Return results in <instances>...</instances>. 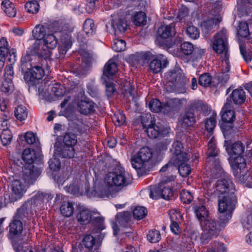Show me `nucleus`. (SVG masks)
<instances>
[{
  "mask_svg": "<svg viewBox=\"0 0 252 252\" xmlns=\"http://www.w3.org/2000/svg\"><path fill=\"white\" fill-rule=\"evenodd\" d=\"M206 187L208 193L218 195V209L220 214V219L225 223L232 217V212L237 203L235 195V187L229 177H226L215 182L206 181Z\"/></svg>",
  "mask_w": 252,
  "mask_h": 252,
  "instance_id": "obj_1",
  "label": "nucleus"
},
{
  "mask_svg": "<svg viewBox=\"0 0 252 252\" xmlns=\"http://www.w3.org/2000/svg\"><path fill=\"white\" fill-rule=\"evenodd\" d=\"M39 157V153L36 154L34 150L29 148L25 149L23 152L22 159L27 164L23 169V179L28 184H33L41 174V169L32 164Z\"/></svg>",
  "mask_w": 252,
  "mask_h": 252,
  "instance_id": "obj_2",
  "label": "nucleus"
},
{
  "mask_svg": "<svg viewBox=\"0 0 252 252\" xmlns=\"http://www.w3.org/2000/svg\"><path fill=\"white\" fill-rule=\"evenodd\" d=\"M165 77L167 81L165 89L167 92L175 91L179 94L186 92V85L189 82V79L187 78L183 70L178 68L172 70L166 73Z\"/></svg>",
  "mask_w": 252,
  "mask_h": 252,
  "instance_id": "obj_3",
  "label": "nucleus"
},
{
  "mask_svg": "<svg viewBox=\"0 0 252 252\" xmlns=\"http://www.w3.org/2000/svg\"><path fill=\"white\" fill-rule=\"evenodd\" d=\"M207 162L211 166V175L213 178L220 177L223 172L220 161L217 157L219 150L217 149L214 136H212L208 144Z\"/></svg>",
  "mask_w": 252,
  "mask_h": 252,
  "instance_id": "obj_4",
  "label": "nucleus"
},
{
  "mask_svg": "<svg viewBox=\"0 0 252 252\" xmlns=\"http://www.w3.org/2000/svg\"><path fill=\"white\" fill-rule=\"evenodd\" d=\"M131 179V177L124 168L118 167L107 174L105 181L110 186L123 188L130 184Z\"/></svg>",
  "mask_w": 252,
  "mask_h": 252,
  "instance_id": "obj_5",
  "label": "nucleus"
},
{
  "mask_svg": "<svg viewBox=\"0 0 252 252\" xmlns=\"http://www.w3.org/2000/svg\"><path fill=\"white\" fill-rule=\"evenodd\" d=\"M202 230L200 240L202 243H205L213 237H217L223 227L215 220L210 217L199 223Z\"/></svg>",
  "mask_w": 252,
  "mask_h": 252,
  "instance_id": "obj_6",
  "label": "nucleus"
},
{
  "mask_svg": "<svg viewBox=\"0 0 252 252\" xmlns=\"http://www.w3.org/2000/svg\"><path fill=\"white\" fill-rule=\"evenodd\" d=\"M173 176H171L164 179L162 178L158 186H153L150 189V196L155 199L162 198L165 200H170L173 195V192L171 188L165 183L174 180Z\"/></svg>",
  "mask_w": 252,
  "mask_h": 252,
  "instance_id": "obj_7",
  "label": "nucleus"
},
{
  "mask_svg": "<svg viewBox=\"0 0 252 252\" xmlns=\"http://www.w3.org/2000/svg\"><path fill=\"white\" fill-rule=\"evenodd\" d=\"M228 36L227 31L223 29L218 32L214 36V40L212 45L214 51L218 53H225V57L228 50Z\"/></svg>",
  "mask_w": 252,
  "mask_h": 252,
  "instance_id": "obj_8",
  "label": "nucleus"
},
{
  "mask_svg": "<svg viewBox=\"0 0 252 252\" xmlns=\"http://www.w3.org/2000/svg\"><path fill=\"white\" fill-rule=\"evenodd\" d=\"M153 157V152L149 148H142L137 155L131 159V163L133 168L140 169L148 162Z\"/></svg>",
  "mask_w": 252,
  "mask_h": 252,
  "instance_id": "obj_9",
  "label": "nucleus"
},
{
  "mask_svg": "<svg viewBox=\"0 0 252 252\" xmlns=\"http://www.w3.org/2000/svg\"><path fill=\"white\" fill-rule=\"evenodd\" d=\"M22 72L25 82L31 86L35 85L44 75V71L40 66H32Z\"/></svg>",
  "mask_w": 252,
  "mask_h": 252,
  "instance_id": "obj_10",
  "label": "nucleus"
},
{
  "mask_svg": "<svg viewBox=\"0 0 252 252\" xmlns=\"http://www.w3.org/2000/svg\"><path fill=\"white\" fill-rule=\"evenodd\" d=\"M246 95L244 90L242 89L234 90L227 98L225 103V107L231 106H237L244 103L246 100Z\"/></svg>",
  "mask_w": 252,
  "mask_h": 252,
  "instance_id": "obj_11",
  "label": "nucleus"
},
{
  "mask_svg": "<svg viewBox=\"0 0 252 252\" xmlns=\"http://www.w3.org/2000/svg\"><path fill=\"white\" fill-rule=\"evenodd\" d=\"M29 50L31 54L35 55L44 59L49 58L51 54V51L47 49L41 40H37L29 48Z\"/></svg>",
  "mask_w": 252,
  "mask_h": 252,
  "instance_id": "obj_12",
  "label": "nucleus"
},
{
  "mask_svg": "<svg viewBox=\"0 0 252 252\" xmlns=\"http://www.w3.org/2000/svg\"><path fill=\"white\" fill-rule=\"evenodd\" d=\"M11 200L15 201L21 198L26 191L25 185L19 180H14L11 185Z\"/></svg>",
  "mask_w": 252,
  "mask_h": 252,
  "instance_id": "obj_13",
  "label": "nucleus"
},
{
  "mask_svg": "<svg viewBox=\"0 0 252 252\" xmlns=\"http://www.w3.org/2000/svg\"><path fill=\"white\" fill-rule=\"evenodd\" d=\"M77 105L79 112L87 115L95 111L96 104L89 98L84 97L78 101Z\"/></svg>",
  "mask_w": 252,
  "mask_h": 252,
  "instance_id": "obj_14",
  "label": "nucleus"
},
{
  "mask_svg": "<svg viewBox=\"0 0 252 252\" xmlns=\"http://www.w3.org/2000/svg\"><path fill=\"white\" fill-rule=\"evenodd\" d=\"M32 206L31 202L28 201L25 202L21 206L17 209L13 218L24 222L28 217L29 212Z\"/></svg>",
  "mask_w": 252,
  "mask_h": 252,
  "instance_id": "obj_15",
  "label": "nucleus"
},
{
  "mask_svg": "<svg viewBox=\"0 0 252 252\" xmlns=\"http://www.w3.org/2000/svg\"><path fill=\"white\" fill-rule=\"evenodd\" d=\"M196 122V118L194 112L189 110L181 116L179 121L182 127L185 129L192 127Z\"/></svg>",
  "mask_w": 252,
  "mask_h": 252,
  "instance_id": "obj_16",
  "label": "nucleus"
},
{
  "mask_svg": "<svg viewBox=\"0 0 252 252\" xmlns=\"http://www.w3.org/2000/svg\"><path fill=\"white\" fill-rule=\"evenodd\" d=\"M168 62L164 59L163 56H159L153 59L149 64V68L154 73H158L162 69L166 67Z\"/></svg>",
  "mask_w": 252,
  "mask_h": 252,
  "instance_id": "obj_17",
  "label": "nucleus"
},
{
  "mask_svg": "<svg viewBox=\"0 0 252 252\" xmlns=\"http://www.w3.org/2000/svg\"><path fill=\"white\" fill-rule=\"evenodd\" d=\"M23 222L12 218L9 224V235L11 238L19 236L23 230Z\"/></svg>",
  "mask_w": 252,
  "mask_h": 252,
  "instance_id": "obj_18",
  "label": "nucleus"
},
{
  "mask_svg": "<svg viewBox=\"0 0 252 252\" xmlns=\"http://www.w3.org/2000/svg\"><path fill=\"white\" fill-rule=\"evenodd\" d=\"M0 54L2 57L9 54L10 57L8 60L10 62L14 63L16 61V55L15 50L12 49L11 51H9L7 40L4 37H2L0 39Z\"/></svg>",
  "mask_w": 252,
  "mask_h": 252,
  "instance_id": "obj_19",
  "label": "nucleus"
},
{
  "mask_svg": "<svg viewBox=\"0 0 252 252\" xmlns=\"http://www.w3.org/2000/svg\"><path fill=\"white\" fill-rule=\"evenodd\" d=\"M181 50L183 54L187 56L193 54L195 59L201 58L204 53L203 50L195 49L193 45L188 42H184L181 45Z\"/></svg>",
  "mask_w": 252,
  "mask_h": 252,
  "instance_id": "obj_20",
  "label": "nucleus"
},
{
  "mask_svg": "<svg viewBox=\"0 0 252 252\" xmlns=\"http://www.w3.org/2000/svg\"><path fill=\"white\" fill-rule=\"evenodd\" d=\"M158 37L167 39L174 35L176 33L175 24L171 23L168 25H162L158 30Z\"/></svg>",
  "mask_w": 252,
  "mask_h": 252,
  "instance_id": "obj_21",
  "label": "nucleus"
},
{
  "mask_svg": "<svg viewBox=\"0 0 252 252\" xmlns=\"http://www.w3.org/2000/svg\"><path fill=\"white\" fill-rule=\"evenodd\" d=\"M53 197V195L51 193L38 192L32 198L28 201L31 202L32 205L33 204L36 206H41L44 203H48Z\"/></svg>",
  "mask_w": 252,
  "mask_h": 252,
  "instance_id": "obj_22",
  "label": "nucleus"
},
{
  "mask_svg": "<svg viewBox=\"0 0 252 252\" xmlns=\"http://www.w3.org/2000/svg\"><path fill=\"white\" fill-rule=\"evenodd\" d=\"M234 106L225 107V104L222 107L221 119L226 123L231 124L235 120V114L234 111Z\"/></svg>",
  "mask_w": 252,
  "mask_h": 252,
  "instance_id": "obj_23",
  "label": "nucleus"
},
{
  "mask_svg": "<svg viewBox=\"0 0 252 252\" xmlns=\"http://www.w3.org/2000/svg\"><path fill=\"white\" fill-rule=\"evenodd\" d=\"M112 187V186H110L106 182V183L95 185L94 190L98 196L101 198H109L111 196L110 188Z\"/></svg>",
  "mask_w": 252,
  "mask_h": 252,
  "instance_id": "obj_24",
  "label": "nucleus"
},
{
  "mask_svg": "<svg viewBox=\"0 0 252 252\" xmlns=\"http://www.w3.org/2000/svg\"><path fill=\"white\" fill-rule=\"evenodd\" d=\"M245 147L240 141L234 143L232 145L226 148L228 154L232 158L233 156H241L244 153Z\"/></svg>",
  "mask_w": 252,
  "mask_h": 252,
  "instance_id": "obj_25",
  "label": "nucleus"
},
{
  "mask_svg": "<svg viewBox=\"0 0 252 252\" xmlns=\"http://www.w3.org/2000/svg\"><path fill=\"white\" fill-rule=\"evenodd\" d=\"M194 212L199 223L210 217L209 211L204 205H195Z\"/></svg>",
  "mask_w": 252,
  "mask_h": 252,
  "instance_id": "obj_26",
  "label": "nucleus"
},
{
  "mask_svg": "<svg viewBox=\"0 0 252 252\" xmlns=\"http://www.w3.org/2000/svg\"><path fill=\"white\" fill-rule=\"evenodd\" d=\"M112 26L114 30L115 34L118 35L124 33L127 29V24L124 19H119L112 23Z\"/></svg>",
  "mask_w": 252,
  "mask_h": 252,
  "instance_id": "obj_27",
  "label": "nucleus"
},
{
  "mask_svg": "<svg viewBox=\"0 0 252 252\" xmlns=\"http://www.w3.org/2000/svg\"><path fill=\"white\" fill-rule=\"evenodd\" d=\"M117 65L112 60H109L105 64L103 74L107 77L113 76L117 71Z\"/></svg>",
  "mask_w": 252,
  "mask_h": 252,
  "instance_id": "obj_28",
  "label": "nucleus"
},
{
  "mask_svg": "<svg viewBox=\"0 0 252 252\" xmlns=\"http://www.w3.org/2000/svg\"><path fill=\"white\" fill-rule=\"evenodd\" d=\"M190 158V156L186 152L179 154L178 156H173L171 159L173 164L175 166H178L187 164V161Z\"/></svg>",
  "mask_w": 252,
  "mask_h": 252,
  "instance_id": "obj_29",
  "label": "nucleus"
},
{
  "mask_svg": "<svg viewBox=\"0 0 252 252\" xmlns=\"http://www.w3.org/2000/svg\"><path fill=\"white\" fill-rule=\"evenodd\" d=\"M208 109V105L201 100H194L192 101L189 105V111H200L205 112Z\"/></svg>",
  "mask_w": 252,
  "mask_h": 252,
  "instance_id": "obj_30",
  "label": "nucleus"
},
{
  "mask_svg": "<svg viewBox=\"0 0 252 252\" xmlns=\"http://www.w3.org/2000/svg\"><path fill=\"white\" fill-rule=\"evenodd\" d=\"M63 141L65 146L74 147L77 142V137L73 132H66L63 136Z\"/></svg>",
  "mask_w": 252,
  "mask_h": 252,
  "instance_id": "obj_31",
  "label": "nucleus"
},
{
  "mask_svg": "<svg viewBox=\"0 0 252 252\" xmlns=\"http://www.w3.org/2000/svg\"><path fill=\"white\" fill-rule=\"evenodd\" d=\"M60 157L63 158H72L75 155V150L73 146H65L60 150L56 152Z\"/></svg>",
  "mask_w": 252,
  "mask_h": 252,
  "instance_id": "obj_32",
  "label": "nucleus"
},
{
  "mask_svg": "<svg viewBox=\"0 0 252 252\" xmlns=\"http://www.w3.org/2000/svg\"><path fill=\"white\" fill-rule=\"evenodd\" d=\"M42 41L47 49L50 50L56 48L58 42L57 38L53 33L46 35Z\"/></svg>",
  "mask_w": 252,
  "mask_h": 252,
  "instance_id": "obj_33",
  "label": "nucleus"
},
{
  "mask_svg": "<svg viewBox=\"0 0 252 252\" xmlns=\"http://www.w3.org/2000/svg\"><path fill=\"white\" fill-rule=\"evenodd\" d=\"M74 208L72 203L69 202H63L60 207V211L62 214L66 217H70L73 213Z\"/></svg>",
  "mask_w": 252,
  "mask_h": 252,
  "instance_id": "obj_34",
  "label": "nucleus"
},
{
  "mask_svg": "<svg viewBox=\"0 0 252 252\" xmlns=\"http://www.w3.org/2000/svg\"><path fill=\"white\" fill-rule=\"evenodd\" d=\"M77 219L82 224L88 223L91 220V214L87 209H82L77 216Z\"/></svg>",
  "mask_w": 252,
  "mask_h": 252,
  "instance_id": "obj_35",
  "label": "nucleus"
},
{
  "mask_svg": "<svg viewBox=\"0 0 252 252\" xmlns=\"http://www.w3.org/2000/svg\"><path fill=\"white\" fill-rule=\"evenodd\" d=\"M234 175L236 178L238 179V180L241 182L242 183H245L247 182L249 183L252 184V177H250V173L248 172L247 169L246 171L244 170H242L241 171H235L234 172Z\"/></svg>",
  "mask_w": 252,
  "mask_h": 252,
  "instance_id": "obj_36",
  "label": "nucleus"
},
{
  "mask_svg": "<svg viewBox=\"0 0 252 252\" xmlns=\"http://www.w3.org/2000/svg\"><path fill=\"white\" fill-rule=\"evenodd\" d=\"M83 244L89 251L92 252L96 249L95 239L91 235H87L84 237Z\"/></svg>",
  "mask_w": 252,
  "mask_h": 252,
  "instance_id": "obj_37",
  "label": "nucleus"
},
{
  "mask_svg": "<svg viewBox=\"0 0 252 252\" xmlns=\"http://www.w3.org/2000/svg\"><path fill=\"white\" fill-rule=\"evenodd\" d=\"M146 132L148 137L151 139L157 138L160 134V129L155 124H150L146 128Z\"/></svg>",
  "mask_w": 252,
  "mask_h": 252,
  "instance_id": "obj_38",
  "label": "nucleus"
},
{
  "mask_svg": "<svg viewBox=\"0 0 252 252\" xmlns=\"http://www.w3.org/2000/svg\"><path fill=\"white\" fill-rule=\"evenodd\" d=\"M131 218L130 213L129 212H123L118 214L116 216L117 221L121 225L126 227L128 222L129 221Z\"/></svg>",
  "mask_w": 252,
  "mask_h": 252,
  "instance_id": "obj_39",
  "label": "nucleus"
},
{
  "mask_svg": "<svg viewBox=\"0 0 252 252\" xmlns=\"http://www.w3.org/2000/svg\"><path fill=\"white\" fill-rule=\"evenodd\" d=\"M247 162L246 159L244 158L242 156H237L234 157V160L232 165H234V168L235 169V171H241L244 170L246 167Z\"/></svg>",
  "mask_w": 252,
  "mask_h": 252,
  "instance_id": "obj_40",
  "label": "nucleus"
},
{
  "mask_svg": "<svg viewBox=\"0 0 252 252\" xmlns=\"http://www.w3.org/2000/svg\"><path fill=\"white\" fill-rule=\"evenodd\" d=\"M83 29L88 36L93 35L96 30L94 21L90 19H87L84 23Z\"/></svg>",
  "mask_w": 252,
  "mask_h": 252,
  "instance_id": "obj_41",
  "label": "nucleus"
},
{
  "mask_svg": "<svg viewBox=\"0 0 252 252\" xmlns=\"http://www.w3.org/2000/svg\"><path fill=\"white\" fill-rule=\"evenodd\" d=\"M133 21L137 26L145 25L147 22V16L143 12H137L133 16Z\"/></svg>",
  "mask_w": 252,
  "mask_h": 252,
  "instance_id": "obj_42",
  "label": "nucleus"
},
{
  "mask_svg": "<svg viewBox=\"0 0 252 252\" xmlns=\"http://www.w3.org/2000/svg\"><path fill=\"white\" fill-rule=\"evenodd\" d=\"M14 113L16 118L20 121L25 120L27 117L28 114L26 107L21 105L18 106L15 108Z\"/></svg>",
  "mask_w": 252,
  "mask_h": 252,
  "instance_id": "obj_43",
  "label": "nucleus"
},
{
  "mask_svg": "<svg viewBox=\"0 0 252 252\" xmlns=\"http://www.w3.org/2000/svg\"><path fill=\"white\" fill-rule=\"evenodd\" d=\"M32 35L35 39L41 40L46 35V29L42 25H37L32 31Z\"/></svg>",
  "mask_w": 252,
  "mask_h": 252,
  "instance_id": "obj_44",
  "label": "nucleus"
},
{
  "mask_svg": "<svg viewBox=\"0 0 252 252\" xmlns=\"http://www.w3.org/2000/svg\"><path fill=\"white\" fill-rule=\"evenodd\" d=\"M237 34L242 37H247L249 34V29L246 22L241 21L239 23L237 29Z\"/></svg>",
  "mask_w": 252,
  "mask_h": 252,
  "instance_id": "obj_45",
  "label": "nucleus"
},
{
  "mask_svg": "<svg viewBox=\"0 0 252 252\" xmlns=\"http://www.w3.org/2000/svg\"><path fill=\"white\" fill-rule=\"evenodd\" d=\"M71 42L69 38H62L61 44L59 47V53L61 55H64L67 51L71 47Z\"/></svg>",
  "mask_w": 252,
  "mask_h": 252,
  "instance_id": "obj_46",
  "label": "nucleus"
},
{
  "mask_svg": "<svg viewBox=\"0 0 252 252\" xmlns=\"http://www.w3.org/2000/svg\"><path fill=\"white\" fill-rule=\"evenodd\" d=\"M212 82V77L209 73H204L201 74L198 79V83L204 87L209 86Z\"/></svg>",
  "mask_w": 252,
  "mask_h": 252,
  "instance_id": "obj_47",
  "label": "nucleus"
},
{
  "mask_svg": "<svg viewBox=\"0 0 252 252\" xmlns=\"http://www.w3.org/2000/svg\"><path fill=\"white\" fill-rule=\"evenodd\" d=\"M0 138L3 145L6 146L10 144L12 139L10 130L7 128L3 129L0 135Z\"/></svg>",
  "mask_w": 252,
  "mask_h": 252,
  "instance_id": "obj_48",
  "label": "nucleus"
},
{
  "mask_svg": "<svg viewBox=\"0 0 252 252\" xmlns=\"http://www.w3.org/2000/svg\"><path fill=\"white\" fill-rule=\"evenodd\" d=\"M27 12L32 14L36 13L39 8V5L37 1L32 0L27 2L25 5Z\"/></svg>",
  "mask_w": 252,
  "mask_h": 252,
  "instance_id": "obj_49",
  "label": "nucleus"
},
{
  "mask_svg": "<svg viewBox=\"0 0 252 252\" xmlns=\"http://www.w3.org/2000/svg\"><path fill=\"white\" fill-rule=\"evenodd\" d=\"M31 61L32 58L30 55L27 54L22 56L21 60V65L22 71H24L27 70V69H29V67H32V64Z\"/></svg>",
  "mask_w": 252,
  "mask_h": 252,
  "instance_id": "obj_50",
  "label": "nucleus"
},
{
  "mask_svg": "<svg viewBox=\"0 0 252 252\" xmlns=\"http://www.w3.org/2000/svg\"><path fill=\"white\" fill-rule=\"evenodd\" d=\"M147 214L146 209L142 206H137L133 211V215L134 218L137 220L143 219Z\"/></svg>",
  "mask_w": 252,
  "mask_h": 252,
  "instance_id": "obj_51",
  "label": "nucleus"
},
{
  "mask_svg": "<svg viewBox=\"0 0 252 252\" xmlns=\"http://www.w3.org/2000/svg\"><path fill=\"white\" fill-rule=\"evenodd\" d=\"M112 47L113 50L115 52H121L125 50L126 47V43L125 41L122 39H115L113 41Z\"/></svg>",
  "mask_w": 252,
  "mask_h": 252,
  "instance_id": "obj_52",
  "label": "nucleus"
},
{
  "mask_svg": "<svg viewBox=\"0 0 252 252\" xmlns=\"http://www.w3.org/2000/svg\"><path fill=\"white\" fill-rule=\"evenodd\" d=\"M216 117L212 116L207 119L205 122V128L210 134L209 136H211L213 130L216 126Z\"/></svg>",
  "mask_w": 252,
  "mask_h": 252,
  "instance_id": "obj_53",
  "label": "nucleus"
},
{
  "mask_svg": "<svg viewBox=\"0 0 252 252\" xmlns=\"http://www.w3.org/2000/svg\"><path fill=\"white\" fill-rule=\"evenodd\" d=\"M79 53L82 56V62L85 63L86 65H90L93 60L92 54L85 50H81Z\"/></svg>",
  "mask_w": 252,
  "mask_h": 252,
  "instance_id": "obj_54",
  "label": "nucleus"
},
{
  "mask_svg": "<svg viewBox=\"0 0 252 252\" xmlns=\"http://www.w3.org/2000/svg\"><path fill=\"white\" fill-rule=\"evenodd\" d=\"M148 106L150 110L155 113H158L162 110L161 103L157 99H153L150 101Z\"/></svg>",
  "mask_w": 252,
  "mask_h": 252,
  "instance_id": "obj_55",
  "label": "nucleus"
},
{
  "mask_svg": "<svg viewBox=\"0 0 252 252\" xmlns=\"http://www.w3.org/2000/svg\"><path fill=\"white\" fill-rule=\"evenodd\" d=\"M187 35L191 39H196L199 36V32L197 28L193 26L188 27L186 30Z\"/></svg>",
  "mask_w": 252,
  "mask_h": 252,
  "instance_id": "obj_56",
  "label": "nucleus"
},
{
  "mask_svg": "<svg viewBox=\"0 0 252 252\" xmlns=\"http://www.w3.org/2000/svg\"><path fill=\"white\" fill-rule=\"evenodd\" d=\"M24 245H27V244L17 242H14L13 244L14 249L16 252H33L31 247Z\"/></svg>",
  "mask_w": 252,
  "mask_h": 252,
  "instance_id": "obj_57",
  "label": "nucleus"
},
{
  "mask_svg": "<svg viewBox=\"0 0 252 252\" xmlns=\"http://www.w3.org/2000/svg\"><path fill=\"white\" fill-rule=\"evenodd\" d=\"M147 239L151 243H157L160 239V234L159 231L155 230L149 232Z\"/></svg>",
  "mask_w": 252,
  "mask_h": 252,
  "instance_id": "obj_58",
  "label": "nucleus"
},
{
  "mask_svg": "<svg viewBox=\"0 0 252 252\" xmlns=\"http://www.w3.org/2000/svg\"><path fill=\"white\" fill-rule=\"evenodd\" d=\"M180 199L183 203L189 204L192 200L193 196L190 191L184 190L180 193Z\"/></svg>",
  "mask_w": 252,
  "mask_h": 252,
  "instance_id": "obj_59",
  "label": "nucleus"
},
{
  "mask_svg": "<svg viewBox=\"0 0 252 252\" xmlns=\"http://www.w3.org/2000/svg\"><path fill=\"white\" fill-rule=\"evenodd\" d=\"M183 146L181 142L179 141H175L172 145V152L173 156H178L183 153Z\"/></svg>",
  "mask_w": 252,
  "mask_h": 252,
  "instance_id": "obj_60",
  "label": "nucleus"
},
{
  "mask_svg": "<svg viewBox=\"0 0 252 252\" xmlns=\"http://www.w3.org/2000/svg\"><path fill=\"white\" fill-rule=\"evenodd\" d=\"M52 92L57 96H63L65 92V89L60 84H56L51 89Z\"/></svg>",
  "mask_w": 252,
  "mask_h": 252,
  "instance_id": "obj_61",
  "label": "nucleus"
},
{
  "mask_svg": "<svg viewBox=\"0 0 252 252\" xmlns=\"http://www.w3.org/2000/svg\"><path fill=\"white\" fill-rule=\"evenodd\" d=\"M179 172L182 177L188 176L191 172V168L188 163L177 166Z\"/></svg>",
  "mask_w": 252,
  "mask_h": 252,
  "instance_id": "obj_62",
  "label": "nucleus"
},
{
  "mask_svg": "<svg viewBox=\"0 0 252 252\" xmlns=\"http://www.w3.org/2000/svg\"><path fill=\"white\" fill-rule=\"evenodd\" d=\"M113 122L116 126H121L126 122V117L124 114L119 113L112 118Z\"/></svg>",
  "mask_w": 252,
  "mask_h": 252,
  "instance_id": "obj_63",
  "label": "nucleus"
},
{
  "mask_svg": "<svg viewBox=\"0 0 252 252\" xmlns=\"http://www.w3.org/2000/svg\"><path fill=\"white\" fill-rule=\"evenodd\" d=\"M49 166L51 170L56 171L59 170L61 168V162L59 159L53 158H51L49 162Z\"/></svg>",
  "mask_w": 252,
  "mask_h": 252,
  "instance_id": "obj_64",
  "label": "nucleus"
}]
</instances>
